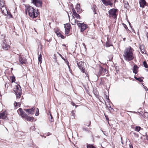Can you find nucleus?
I'll list each match as a JSON object with an SVG mask.
<instances>
[{
    "label": "nucleus",
    "mask_w": 148,
    "mask_h": 148,
    "mask_svg": "<svg viewBox=\"0 0 148 148\" xmlns=\"http://www.w3.org/2000/svg\"><path fill=\"white\" fill-rule=\"evenodd\" d=\"M134 51L133 49L130 46L126 47L123 51V56L124 60L128 62L133 60L134 58Z\"/></svg>",
    "instance_id": "nucleus-1"
},
{
    "label": "nucleus",
    "mask_w": 148,
    "mask_h": 148,
    "mask_svg": "<svg viewBox=\"0 0 148 148\" xmlns=\"http://www.w3.org/2000/svg\"><path fill=\"white\" fill-rule=\"evenodd\" d=\"M25 12L26 14L28 12V14L31 17L34 18L37 17L39 13L37 10L30 6H25Z\"/></svg>",
    "instance_id": "nucleus-2"
},
{
    "label": "nucleus",
    "mask_w": 148,
    "mask_h": 148,
    "mask_svg": "<svg viewBox=\"0 0 148 148\" xmlns=\"http://www.w3.org/2000/svg\"><path fill=\"white\" fill-rule=\"evenodd\" d=\"M17 112L19 114L20 113V115L23 118L25 119L28 121H33L34 118L28 116L23 111L22 108H20Z\"/></svg>",
    "instance_id": "nucleus-3"
},
{
    "label": "nucleus",
    "mask_w": 148,
    "mask_h": 148,
    "mask_svg": "<svg viewBox=\"0 0 148 148\" xmlns=\"http://www.w3.org/2000/svg\"><path fill=\"white\" fill-rule=\"evenodd\" d=\"M5 1H0V8L3 15L8 14V12L6 8Z\"/></svg>",
    "instance_id": "nucleus-4"
},
{
    "label": "nucleus",
    "mask_w": 148,
    "mask_h": 148,
    "mask_svg": "<svg viewBox=\"0 0 148 148\" xmlns=\"http://www.w3.org/2000/svg\"><path fill=\"white\" fill-rule=\"evenodd\" d=\"M14 91L15 92L16 100L19 99L21 97V90L20 86L18 87L17 86H16V88L14 89Z\"/></svg>",
    "instance_id": "nucleus-5"
},
{
    "label": "nucleus",
    "mask_w": 148,
    "mask_h": 148,
    "mask_svg": "<svg viewBox=\"0 0 148 148\" xmlns=\"http://www.w3.org/2000/svg\"><path fill=\"white\" fill-rule=\"evenodd\" d=\"M116 10L112 9L108 11L109 16L110 17H113L115 19L116 18L117 14H116Z\"/></svg>",
    "instance_id": "nucleus-6"
},
{
    "label": "nucleus",
    "mask_w": 148,
    "mask_h": 148,
    "mask_svg": "<svg viewBox=\"0 0 148 148\" xmlns=\"http://www.w3.org/2000/svg\"><path fill=\"white\" fill-rule=\"evenodd\" d=\"M77 64L78 67L81 70L82 72L83 73H84L85 72L84 69L83 68V66L84 65V62L82 61L79 62L77 61Z\"/></svg>",
    "instance_id": "nucleus-7"
},
{
    "label": "nucleus",
    "mask_w": 148,
    "mask_h": 148,
    "mask_svg": "<svg viewBox=\"0 0 148 148\" xmlns=\"http://www.w3.org/2000/svg\"><path fill=\"white\" fill-rule=\"evenodd\" d=\"M71 27V25L69 23H66L64 25L66 34H69L70 31Z\"/></svg>",
    "instance_id": "nucleus-8"
},
{
    "label": "nucleus",
    "mask_w": 148,
    "mask_h": 148,
    "mask_svg": "<svg viewBox=\"0 0 148 148\" xmlns=\"http://www.w3.org/2000/svg\"><path fill=\"white\" fill-rule=\"evenodd\" d=\"M7 116V113L5 111H3L1 113H0V119L7 120L8 119Z\"/></svg>",
    "instance_id": "nucleus-9"
},
{
    "label": "nucleus",
    "mask_w": 148,
    "mask_h": 148,
    "mask_svg": "<svg viewBox=\"0 0 148 148\" xmlns=\"http://www.w3.org/2000/svg\"><path fill=\"white\" fill-rule=\"evenodd\" d=\"M78 26L80 27L82 32L84 31L87 27V25L83 23H79L78 24Z\"/></svg>",
    "instance_id": "nucleus-10"
},
{
    "label": "nucleus",
    "mask_w": 148,
    "mask_h": 148,
    "mask_svg": "<svg viewBox=\"0 0 148 148\" xmlns=\"http://www.w3.org/2000/svg\"><path fill=\"white\" fill-rule=\"evenodd\" d=\"M106 72V69L103 68L102 67H101L99 69L98 75L99 76L101 75H104Z\"/></svg>",
    "instance_id": "nucleus-11"
},
{
    "label": "nucleus",
    "mask_w": 148,
    "mask_h": 148,
    "mask_svg": "<svg viewBox=\"0 0 148 148\" xmlns=\"http://www.w3.org/2000/svg\"><path fill=\"white\" fill-rule=\"evenodd\" d=\"M19 62L21 64H26V60L24 57L19 56Z\"/></svg>",
    "instance_id": "nucleus-12"
},
{
    "label": "nucleus",
    "mask_w": 148,
    "mask_h": 148,
    "mask_svg": "<svg viewBox=\"0 0 148 148\" xmlns=\"http://www.w3.org/2000/svg\"><path fill=\"white\" fill-rule=\"evenodd\" d=\"M32 3L36 7H40L42 6V1H32Z\"/></svg>",
    "instance_id": "nucleus-13"
},
{
    "label": "nucleus",
    "mask_w": 148,
    "mask_h": 148,
    "mask_svg": "<svg viewBox=\"0 0 148 148\" xmlns=\"http://www.w3.org/2000/svg\"><path fill=\"white\" fill-rule=\"evenodd\" d=\"M103 3L105 5H110L112 6L113 3L110 1H102Z\"/></svg>",
    "instance_id": "nucleus-14"
},
{
    "label": "nucleus",
    "mask_w": 148,
    "mask_h": 148,
    "mask_svg": "<svg viewBox=\"0 0 148 148\" xmlns=\"http://www.w3.org/2000/svg\"><path fill=\"white\" fill-rule=\"evenodd\" d=\"M35 108L33 107L32 108L25 109V110L27 112L29 113V114H34V111L35 110Z\"/></svg>",
    "instance_id": "nucleus-15"
},
{
    "label": "nucleus",
    "mask_w": 148,
    "mask_h": 148,
    "mask_svg": "<svg viewBox=\"0 0 148 148\" xmlns=\"http://www.w3.org/2000/svg\"><path fill=\"white\" fill-rule=\"evenodd\" d=\"M55 32L58 37H60L62 39H64L65 37L62 35L58 30H56Z\"/></svg>",
    "instance_id": "nucleus-16"
},
{
    "label": "nucleus",
    "mask_w": 148,
    "mask_h": 148,
    "mask_svg": "<svg viewBox=\"0 0 148 148\" xmlns=\"http://www.w3.org/2000/svg\"><path fill=\"white\" fill-rule=\"evenodd\" d=\"M139 3L140 7L143 8L146 5L145 1H139Z\"/></svg>",
    "instance_id": "nucleus-17"
},
{
    "label": "nucleus",
    "mask_w": 148,
    "mask_h": 148,
    "mask_svg": "<svg viewBox=\"0 0 148 148\" xmlns=\"http://www.w3.org/2000/svg\"><path fill=\"white\" fill-rule=\"evenodd\" d=\"M10 47L9 45L8 44H7L5 42H3L2 45V47L3 49L5 50H7Z\"/></svg>",
    "instance_id": "nucleus-18"
},
{
    "label": "nucleus",
    "mask_w": 148,
    "mask_h": 148,
    "mask_svg": "<svg viewBox=\"0 0 148 148\" xmlns=\"http://www.w3.org/2000/svg\"><path fill=\"white\" fill-rule=\"evenodd\" d=\"M138 67L136 65H134L133 68V73L135 74H136L138 72Z\"/></svg>",
    "instance_id": "nucleus-19"
},
{
    "label": "nucleus",
    "mask_w": 148,
    "mask_h": 148,
    "mask_svg": "<svg viewBox=\"0 0 148 148\" xmlns=\"http://www.w3.org/2000/svg\"><path fill=\"white\" fill-rule=\"evenodd\" d=\"M76 9L77 12L79 13H81L82 11V9L80 8V4H77L76 6Z\"/></svg>",
    "instance_id": "nucleus-20"
},
{
    "label": "nucleus",
    "mask_w": 148,
    "mask_h": 148,
    "mask_svg": "<svg viewBox=\"0 0 148 148\" xmlns=\"http://www.w3.org/2000/svg\"><path fill=\"white\" fill-rule=\"evenodd\" d=\"M17 100L18 99L16 100L18 102L15 101L14 103V106L16 108L17 107H20L21 104Z\"/></svg>",
    "instance_id": "nucleus-21"
},
{
    "label": "nucleus",
    "mask_w": 148,
    "mask_h": 148,
    "mask_svg": "<svg viewBox=\"0 0 148 148\" xmlns=\"http://www.w3.org/2000/svg\"><path fill=\"white\" fill-rule=\"evenodd\" d=\"M124 3V6L125 8H128L129 7L128 3L126 1H123Z\"/></svg>",
    "instance_id": "nucleus-22"
},
{
    "label": "nucleus",
    "mask_w": 148,
    "mask_h": 148,
    "mask_svg": "<svg viewBox=\"0 0 148 148\" xmlns=\"http://www.w3.org/2000/svg\"><path fill=\"white\" fill-rule=\"evenodd\" d=\"M92 9L93 10L94 14H96L97 13H96V11H97V8L96 6L95 5H93L92 8Z\"/></svg>",
    "instance_id": "nucleus-23"
},
{
    "label": "nucleus",
    "mask_w": 148,
    "mask_h": 148,
    "mask_svg": "<svg viewBox=\"0 0 148 148\" xmlns=\"http://www.w3.org/2000/svg\"><path fill=\"white\" fill-rule=\"evenodd\" d=\"M82 130L83 131L86 132L87 133H90L91 132V131L88 129V128H83Z\"/></svg>",
    "instance_id": "nucleus-24"
},
{
    "label": "nucleus",
    "mask_w": 148,
    "mask_h": 148,
    "mask_svg": "<svg viewBox=\"0 0 148 148\" xmlns=\"http://www.w3.org/2000/svg\"><path fill=\"white\" fill-rule=\"evenodd\" d=\"M38 60L39 61L40 64H41L42 61V55L41 54H40L38 57Z\"/></svg>",
    "instance_id": "nucleus-25"
},
{
    "label": "nucleus",
    "mask_w": 148,
    "mask_h": 148,
    "mask_svg": "<svg viewBox=\"0 0 148 148\" xmlns=\"http://www.w3.org/2000/svg\"><path fill=\"white\" fill-rule=\"evenodd\" d=\"M143 48L144 46L143 45L141 46L140 47V50L141 52L143 53H144V52L145 51V50Z\"/></svg>",
    "instance_id": "nucleus-26"
},
{
    "label": "nucleus",
    "mask_w": 148,
    "mask_h": 148,
    "mask_svg": "<svg viewBox=\"0 0 148 148\" xmlns=\"http://www.w3.org/2000/svg\"><path fill=\"white\" fill-rule=\"evenodd\" d=\"M77 19H81V18L80 16L77 13L73 15Z\"/></svg>",
    "instance_id": "nucleus-27"
},
{
    "label": "nucleus",
    "mask_w": 148,
    "mask_h": 148,
    "mask_svg": "<svg viewBox=\"0 0 148 148\" xmlns=\"http://www.w3.org/2000/svg\"><path fill=\"white\" fill-rule=\"evenodd\" d=\"M141 129V127L140 126H136L135 129V131L139 132Z\"/></svg>",
    "instance_id": "nucleus-28"
},
{
    "label": "nucleus",
    "mask_w": 148,
    "mask_h": 148,
    "mask_svg": "<svg viewBox=\"0 0 148 148\" xmlns=\"http://www.w3.org/2000/svg\"><path fill=\"white\" fill-rule=\"evenodd\" d=\"M134 78L136 79L137 80L139 81L140 82H142L143 81V80L141 78H137L135 76H134Z\"/></svg>",
    "instance_id": "nucleus-29"
},
{
    "label": "nucleus",
    "mask_w": 148,
    "mask_h": 148,
    "mask_svg": "<svg viewBox=\"0 0 148 148\" xmlns=\"http://www.w3.org/2000/svg\"><path fill=\"white\" fill-rule=\"evenodd\" d=\"M143 64L144 65V67L145 68H148L147 64L145 61H144L143 62Z\"/></svg>",
    "instance_id": "nucleus-30"
},
{
    "label": "nucleus",
    "mask_w": 148,
    "mask_h": 148,
    "mask_svg": "<svg viewBox=\"0 0 148 148\" xmlns=\"http://www.w3.org/2000/svg\"><path fill=\"white\" fill-rule=\"evenodd\" d=\"M87 148H96L93 146L90 145H87Z\"/></svg>",
    "instance_id": "nucleus-31"
},
{
    "label": "nucleus",
    "mask_w": 148,
    "mask_h": 148,
    "mask_svg": "<svg viewBox=\"0 0 148 148\" xmlns=\"http://www.w3.org/2000/svg\"><path fill=\"white\" fill-rule=\"evenodd\" d=\"M50 121L51 122H52L53 121V117H52V115L50 114Z\"/></svg>",
    "instance_id": "nucleus-32"
},
{
    "label": "nucleus",
    "mask_w": 148,
    "mask_h": 148,
    "mask_svg": "<svg viewBox=\"0 0 148 148\" xmlns=\"http://www.w3.org/2000/svg\"><path fill=\"white\" fill-rule=\"evenodd\" d=\"M72 12H73V15L77 13L76 11L73 8L72 9Z\"/></svg>",
    "instance_id": "nucleus-33"
},
{
    "label": "nucleus",
    "mask_w": 148,
    "mask_h": 148,
    "mask_svg": "<svg viewBox=\"0 0 148 148\" xmlns=\"http://www.w3.org/2000/svg\"><path fill=\"white\" fill-rule=\"evenodd\" d=\"M59 56L61 57V58L63 60H64V61H65V59L63 57L62 55H61L60 54V53H59Z\"/></svg>",
    "instance_id": "nucleus-34"
},
{
    "label": "nucleus",
    "mask_w": 148,
    "mask_h": 148,
    "mask_svg": "<svg viewBox=\"0 0 148 148\" xmlns=\"http://www.w3.org/2000/svg\"><path fill=\"white\" fill-rule=\"evenodd\" d=\"M37 109V110L36 111V112L35 114V115L36 116H38V115L39 114H38V112H37V111H38V112L39 110H38V108Z\"/></svg>",
    "instance_id": "nucleus-35"
},
{
    "label": "nucleus",
    "mask_w": 148,
    "mask_h": 148,
    "mask_svg": "<svg viewBox=\"0 0 148 148\" xmlns=\"http://www.w3.org/2000/svg\"><path fill=\"white\" fill-rule=\"evenodd\" d=\"M105 97H106V98L107 99V101L108 102H109V97H108L107 96V95H106Z\"/></svg>",
    "instance_id": "nucleus-36"
},
{
    "label": "nucleus",
    "mask_w": 148,
    "mask_h": 148,
    "mask_svg": "<svg viewBox=\"0 0 148 148\" xmlns=\"http://www.w3.org/2000/svg\"><path fill=\"white\" fill-rule=\"evenodd\" d=\"M74 20H75V23H77V25H78V24L79 23H78V22H79V21L77 20H76L75 19H74Z\"/></svg>",
    "instance_id": "nucleus-37"
},
{
    "label": "nucleus",
    "mask_w": 148,
    "mask_h": 148,
    "mask_svg": "<svg viewBox=\"0 0 148 148\" xmlns=\"http://www.w3.org/2000/svg\"><path fill=\"white\" fill-rule=\"evenodd\" d=\"M75 111L74 110H73L72 111H71V113L72 114H73V116H74V115L75 114Z\"/></svg>",
    "instance_id": "nucleus-38"
},
{
    "label": "nucleus",
    "mask_w": 148,
    "mask_h": 148,
    "mask_svg": "<svg viewBox=\"0 0 148 148\" xmlns=\"http://www.w3.org/2000/svg\"><path fill=\"white\" fill-rule=\"evenodd\" d=\"M123 25L124 27H125V28L126 29H127V26L125 24H124V23H123Z\"/></svg>",
    "instance_id": "nucleus-39"
},
{
    "label": "nucleus",
    "mask_w": 148,
    "mask_h": 148,
    "mask_svg": "<svg viewBox=\"0 0 148 148\" xmlns=\"http://www.w3.org/2000/svg\"><path fill=\"white\" fill-rule=\"evenodd\" d=\"M65 62H66V64L67 65V66L69 65V62L68 61L66 60L65 59Z\"/></svg>",
    "instance_id": "nucleus-40"
},
{
    "label": "nucleus",
    "mask_w": 148,
    "mask_h": 148,
    "mask_svg": "<svg viewBox=\"0 0 148 148\" xmlns=\"http://www.w3.org/2000/svg\"><path fill=\"white\" fill-rule=\"evenodd\" d=\"M110 45H109L108 43H106V46L107 47H109Z\"/></svg>",
    "instance_id": "nucleus-41"
},
{
    "label": "nucleus",
    "mask_w": 148,
    "mask_h": 148,
    "mask_svg": "<svg viewBox=\"0 0 148 148\" xmlns=\"http://www.w3.org/2000/svg\"><path fill=\"white\" fill-rule=\"evenodd\" d=\"M130 148H133L132 145H129Z\"/></svg>",
    "instance_id": "nucleus-42"
},
{
    "label": "nucleus",
    "mask_w": 148,
    "mask_h": 148,
    "mask_svg": "<svg viewBox=\"0 0 148 148\" xmlns=\"http://www.w3.org/2000/svg\"><path fill=\"white\" fill-rule=\"evenodd\" d=\"M71 104V105L73 106H74L75 105V103L73 102H72Z\"/></svg>",
    "instance_id": "nucleus-43"
},
{
    "label": "nucleus",
    "mask_w": 148,
    "mask_h": 148,
    "mask_svg": "<svg viewBox=\"0 0 148 148\" xmlns=\"http://www.w3.org/2000/svg\"><path fill=\"white\" fill-rule=\"evenodd\" d=\"M144 88L145 90L148 91V89L145 86L144 87Z\"/></svg>",
    "instance_id": "nucleus-44"
},
{
    "label": "nucleus",
    "mask_w": 148,
    "mask_h": 148,
    "mask_svg": "<svg viewBox=\"0 0 148 148\" xmlns=\"http://www.w3.org/2000/svg\"><path fill=\"white\" fill-rule=\"evenodd\" d=\"M133 134H134V135H135L137 137H138V134H136V133H133Z\"/></svg>",
    "instance_id": "nucleus-45"
},
{
    "label": "nucleus",
    "mask_w": 148,
    "mask_h": 148,
    "mask_svg": "<svg viewBox=\"0 0 148 148\" xmlns=\"http://www.w3.org/2000/svg\"><path fill=\"white\" fill-rule=\"evenodd\" d=\"M105 117H106V119L107 120H108L109 119H108V116H106V115H105Z\"/></svg>",
    "instance_id": "nucleus-46"
},
{
    "label": "nucleus",
    "mask_w": 148,
    "mask_h": 148,
    "mask_svg": "<svg viewBox=\"0 0 148 148\" xmlns=\"http://www.w3.org/2000/svg\"><path fill=\"white\" fill-rule=\"evenodd\" d=\"M107 107L108 108H111L109 104L108 105V106H107Z\"/></svg>",
    "instance_id": "nucleus-47"
},
{
    "label": "nucleus",
    "mask_w": 148,
    "mask_h": 148,
    "mask_svg": "<svg viewBox=\"0 0 148 148\" xmlns=\"http://www.w3.org/2000/svg\"><path fill=\"white\" fill-rule=\"evenodd\" d=\"M68 67H69V70H70V66H69V65H68Z\"/></svg>",
    "instance_id": "nucleus-48"
},
{
    "label": "nucleus",
    "mask_w": 148,
    "mask_h": 148,
    "mask_svg": "<svg viewBox=\"0 0 148 148\" xmlns=\"http://www.w3.org/2000/svg\"><path fill=\"white\" fill-rule=\"evenodd\" d=\"M90 123H90V122H89V125H88V126H90Z\"/></svg>",
    "instance_id": "nucleus-49"
},
{
    "label": "nucleus",
    "mask_w": 148,
    "mask_h": 148,
    "mask_svg": "<svg viewBox=\"0 0 148 148\" xmlns=\"http://www.w3.org/2000/svg\"><path fill=\"white\" fill-rule=\"evenodd\" d=\"M95 95H97V92H96L95 93H94Z\"/></svg>",
    "instance_id": "nucleus-50"
},
{
    "label": "nucleus",
    "mask_w": 148,
    "mask_h": 148,
    "mask_svg": "<svg viewBox=\"0 0 148 148\" xmlns=\"http://www.w3.org/2000/svg\"><path fill=\"white\" fill-rule=\"evenodd\" d=\"M75 108H76V107L78 106L77 105H75Z\"/></svg>",
    "instance_id": "nucleus-51"
},
{
    "label": "nucleus",
    "mask_w": 148,
    "mask_h": 148,
    "mask_svg": "<svg viewBox=\"0 0 148 148\" xmlns=\"http://www.w3.org/2000/svg\"><path fill=\"white\" fill-rule=\"evenodd\" d=\"M132 112L133 113H136V112Z\"/></svg>",
    "instance_id": "nucleus-52"
},
{
    "label": "nucleus",
    "mask_w": 148,
    "mask_h": 148,
    "mask_svg": "<svg viewBox=\"0 0 148 148\" xmlns=\"http://www.w3.org/2000/svg\"><path fill=\"white\" fill-rule=\"evenodd\" d=\"M14 79H15V78H14V79L13 78H12V82H13V80H14Z\"/></svg>",
    "instance_id": "nucleus-53"
},
{
    "label": "nucleus",
    "mask_w": 148,
    "mask_h": 148,
    "mask_svg": "<svg viewBox=\"0 0 148 148\" xmlns=\"http://www.w3.org/2000/svg\"><path fill=\"white\" fill-rule=\"evenodd\" d=\"M83 45H85V44H84V43H83Z\"/></svg>",
    "instance_id": "nucleus-54"
},
{
    "label": "nucleus",
    "mask_w": 148,
    "mask_h": 148,
    "mask_svg": "<svg viewBox=\"0 0 148 148\" xmlns=\"http://www.w3.org/2000/svg\"><path fill=\"white\" fill-rule=\"evenodd\" d=\"M129 24L130 25H131V24H130V22L129 23Z\"/></svg>",
    "instance_id": "nucleus-55"
},
{
    "label": "nucleus",
    "mask_w": 148,
    "mask_h": 148,
    "mask_svg": "<svg viewBox=\"0 0 148 148\" xmlns=\"http://www.w3.org/2000/svg\"><path fill=\"white\" fill-rule=\"evenodd\" d=\"M63 45L64 46H65V45Z\"/></svg>",
    "instance_id": "nucleus-56"
}]
</instances>
